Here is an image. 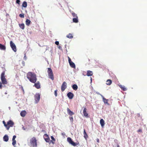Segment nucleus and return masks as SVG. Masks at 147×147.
<instances>
[{
	"label": "nucleus",
	"mask_w": 147,
	"mask_h": 147,
	"mask_svg": "<svg viewBox=\"0 0 147 147\" xmlns=\"http://www.w3.org/2000/svg\"><path fill=\"white\" fill-rule=\"evenodd\" d=\"M21 88L22 90H23L24 88L22 86H21Z\"/></svg>",
	"instance_id": "c03bdc74"
},
{
	"label": "nucleus",
	"mask_w": 147,
	"mask_h": 147,
	"mask_svg": "<svg viewBox=\"0 0 147 147\" xmlns=\"http://www.w3.org/2000/svg\"><path fill=\"white\" fill-rule=\"evenodd\" d=\"M47 73L49 78L52 80H54V77L52 69L50 68H47Z\"/></svg>",
	"instance_id": "20e7f679"
},
{
	"label": "nucleus",
	"mask_w": 147,
	"mask_h": 147,
	"mask_svg": "<svg viewBox=\"0 0 147 147\" xmlns=\"http://www.w3.org/2000/svg\"><path fill=\"white\" fill-rule=\"evenodd\" d=\"M68 61L70 66L72 68H75L76 66L75 64L71 61V59L69 57H68Z\"/></svg>",
	"instance_id": "9d476101"
},
{
	"label": "nucleus",
	"mask_w": 147,
	"mask_h": 147,
	"mask_svg": "<svg viewBox=\"0 0 147 147\" xmlns=\"http://www.w3.org/2000/svg\"><path fill=\"white\" fill-rule=\"evenodd\" d=\"M103 99L104 102L107 103V100L104 97H103Z\"/></svg>",
	"instance_id": "7c9ffc66"
},
{
	"label": "nucleus",
	"mask_w": 147,
	"mask_h": 147,
	"mask_svg": "<svg viewBox=\"0 0 147 147\" xmlns=\"http://www.w3.org/2000/svg\"><path fill=\"white\" fill-rule=\"evenodd\" d=\"M67 87V84L65 82H64L61 86V90L62 92H63Z\"/></svg>",
	"instance_id": "6e6552de"
},
{
	"label": "nucleus",
	"mask_w": 147,
	"mask_h": 147,
	"mask_svg": "<svg viewBox=\"0 0 147 147\" xmlns=\"http://www.w3.org/2000/svg\"><path fill=\"white\" fill-rule=\"evenodd\" d=\"M66 36L67 38H72L73 37V36L72 35V34L70 33L67 35Z\"/></svg>",
	"instance_id": "cd10ccee"
},
{
	"label": "nucleus",
	"mask_w": 147,
	"mask_h": 147,
	"mask_svg": "<svg viewBox=\"0 0 147 147\" xmlns=\"http://www.w3.org/2000/svg\"><path fill=\"white\" fill-rule=\"evenodd\" d=\"M111 84L112 83V81H111Z\"/></svg>",
	"instance_id": "09e8293b"
},
{
	"label": "nucleus",
	"mask_w": 147,
	"mask_h": 147,
	"mask_svg": "<svg viewBox=\"0 0 147 147\" xmlns=\"http://www.w3.org/2000/svg\"><path fill=\"white\" fill-rule=\"evenodd\" d=\"M24 13L20 14L19 15V16L21 18H24Z\"/></svg>",
	"instance_id": "2f4dec72"
},
{
	"label": "nucleus",
	"mask_w": 147,
	"mask_h": 147,
	"mask_svg": "<svg viewBox=\"0 0 147 147\" xmlns=\"http://www.w3.org/2000/svg\"><path fill=\"white\" fill-rule=\"evenodd\" d=\"M26 114V112L25 111H23L20 113V115L22 117H24Z\"/></svg>",
	"instance_id": "6ab92c4d"
},
{
	"label": "nucleus",
	"mask_w": 147,
	"mask_h": 147,
	"mask_svg": "<svg viewBox=\"0 0 147 147\" xmlns=\"http://www.w3.org/2000/svg\"><path fill=\"white\" fill-rule=\"evenodd\" d=\"M93 73L92 71L90 70H88L87 71L86 75L88 76H92L93 75Z\"/></svg>",
	"instance_id": "dca6fc26"
},
{
	"label": "nucleus",
	"mask_w": 147,
	"mask_h": 147,
	"mask_svg": "<svg viewBox=\"0 0 147 147\" xmlns=\"http://www.w3.org/2000/svg\"><path fill=\"white\" fill-rule=\"evenodd\" d=\"M44 138L45 141L47 142H49L50 141V139L48 135L47 134H45L44 135Z\"/></svg>",
	"instance_id": "9b49d317"
},
{
	"label": "nucleus",
	"mask_w": 147,
	"mask_h": 147,
	"mask_svg": "<svg viewBox=\"0 0 147 147\" xmlns=\"http://www.w3.org/2000/svg\"><path fill=\"white\" fill-rule=\"evenodd\" d=\"M5 71H3L1 75V82H0V89H1L2 87V84H7V80L5 78Z\"/></svg>",
	"instance_id": "f03ea898"
},
{
	"label": "nucleus",
	"mask_w": 147,
	"mask_h": 147,
	"mask_svg": "<svg viewBox=\"0 0 147 147\" xmlns=\"http://www.w3.org/2000/svg\"><path fill=\"white\" fill-rule=\"evenodd\" d=\"M27 6V3L26 1H24L22 4V6L24 7H26Z\"/></svg>",
	"instance_id": "bb28decb"
},
{
	"label": "nucleus",
	"mask_w": 147,
	"mask_h": 147,
	"mask_svg": "<svg viewBox=\"0 0 147 147\" xmlns=\"http://www.w3.org/2000/svg\"><path fill=\"white\" fill-rule=\"evenodd\" d=\"M14 125V123L11 120H10L7 122L6 128L8 130L10 127H12Z\"/></svg>",
	"instance_id": "39448f33"
},
{
	"label": "nucleus",
	"mask_w": 147,
	"mask_h": 147,
	"mask_svg": "<svg viewBox=\"0 0 147 147\" xmlns=\"http://www.w3.org/2000/svg\"><path fill=\"white\" fill-rule=\"evenodd\" d=\"M71 14L73 17H74V18L78 17L77 16V15L74 12H71Z\"/></svg>",
	"instance_id": "c85d7f7f"
},
{
	"label": "nucleus",
	"mask_w": 147,
	"mask_h": 147,
	"mask_svg": "<svg viewBox=\"0 0 147 147\" xmlns=\"http://www.w3.org/2000/svg\"><path fill=\"white\" fill-rule=\"evenodd\" d=\"M117 147H120L119 146V145H117Z\"/></svg>",
	"instance_id": "49530a36"
},
{
	"label": "nucleus",
	"mask_w": 147,
	"mask_h": 147,
	"mask_svg": "<svg viewBox=\"0 0 147 147\" xmlns=\"http://www.w3.org/2000/svg\"><path fill=\"white\" fill-rule=\"evenodd\" d=\"M138 132H142V129L141 128H140L138 130Z\"/></svg>",
	"instance_id": "79ce46f5"
},
{
	"label": "nucleus",
	"mask_w": 147,
	"mask_h": 147,
	"mask_svg": "<svg viewBox=\"0 0 147 147\" xmlns=\"http://www.w3.org/2000/svg\"><path fill=\"white\" fill-rule=\"evenodd\" d=\"M30 143L31 145V147H37V140L36 138L34 137H32L30 140Z\"/></svg>",
	"instance_id": "7ed1b4c3"
},
{
	"label": "nucleus",
	"mask_w": 147,
	"mask_h": 147,
	"mask_svg": "<svg viewBox=\"0 0 147 147\" xmlns=\"http://www.w3.org/2000/svg\"><path fill=\"white\" fill-rule=\"evenodd\" d=\"M55 44L57 45H59V42L58 41H55Z\"/></svg>",
	"instance_id": "a19ab883"
},
{
	"label": "nucleus",
	"mask_w": 147,
	"mask_h": 147,
	"mask_svg": "<svg viewBox=\"0 0 147 147\" xmlns=\"http://www.w3.org/2000/svg\"><path fill=\"white\" fill-rule=\"evenodd\" d=\"M40 94L39 93H36L34 95V99L36 103H37L40 100Z\"/></svg>",
	"instance_id": "423d86ee"
},
{
	"label": "nucleus",
	"mask_w": 147,
	"mask_h": 147,
	"mask_svg": "<svg viewBox=\"0 0 147 147\" xmlns=\"http://www.w3.org/2000/svg\"><path fill=\"white\" fill-rule=\"evenodd\" d=\"M51 139H52L51 140L53 141H54V142H55V140L54 138V137L53 136H51Z\"/></svg>",
	"instance_id": "473e14b6"
},
{
	"label": "nucleus",
	"mask_w": 147,
	"mask_h": 147,
	"mask_svg": "<svg viewBox=\"0 0 147 147\" xmlns=\"http://www.w3.org/2000/svg\"><path fill=\"white\" fill-rule=\"evenodd\" d=\"M112 78H113L115 80L116 79V77L115 76H114L113 77H112Z\"/></svg>",
	"instance_id": "37998d69"
},
{
	"label": "nucleus",
	"mask_w": 147,
	"mask_h": 147,
	"mask_svg": "<svg viewBox=\"0 0 147 147\" xmlns=\"http://www.w3.org/2000/svg\"><path fill=\"white\" fill-rule=\"evenodd\" d=\"M57 90H56L54 92V94L55 96H57Z\"/></svg>",
	"instance_id": "f704fd0d"
},
{
	"label": "nucleus",
	"mask_w": 147,
	"mask_h": 147,
	"mask_svg": "<svg viewBox=\"0 0 147 147\" xmlns=\"http://www.w3.org/2000/svg\"><path fill=\"white\" fill-rule=\"evenodd\" d=\"M49 142H50V144L51 143H52L53 144H55V142H54V141H53V140H50V141Z\"/></svg>",
	"instance_id": "58836bf2"
},
{
	"label": "nucleus",
	"mask_w": 147,
	"mask_h": 147,
	"mask_svg": "<svg viewBox=\"0 0 147 147\" xmlns=\"http://www.w3.org/2000/svg\"><path fill=\"white\" fill-rule=\"evenodd\" d=\"M67 113L70 116H72L74 114V113L71 111L70 109L68 108H67Z\"/></svg>",
	"instance_id": "2eb2a0df"
},
{
	"label": "nucleus",
	"mask_w": 147,
	"mask_h": 147,
	"mask_svg": "<svg viewBox=\"0 0 147 147\" xmlns=\"http://www.w3.org/2000/svg\"><path fill=\"white\" fill-rule=\"evenodd\" d=\"M5 142H7L9 140L8 137L7 135H5L3 138Z\"/></svg>",
	"instance_id": "412c9836"
},
{
	"label": "nucleus",
	"mask_w": 147,
	"mask_h": 147,
	"mask_svg": "<svg viewBox=\"0 0 147 147\" xmlns=\"http://www.w3.org/2000/svg\"><path fill=\"white\" fill-rule=\"evenodd\" d=\"M119 87L121 88V89L123 91H126L127 90V89L124 86L120 85L119 86Z\"/></svg>",
	"instance_id": "aec40b11"
},
{
	"label": "nucleus",
	"mask_w": 147,
	"mask_h": 147,
	"mask_svg": "<svg viewBox=\"0 0 147 147\" xmlns=\"http://www.w3.org/2000/svg\"><path fill=\"white\" fill-rule=\"evenodd\" d=\"M19 26L20 28L22 30H24L25 28V25L24 24H19Z\"/></svg>",
	"instance_id": "5701e85b"
},
{
	"label": "nucleus",
	"mask_w": 147,
	"mask_h": 147,
	"mask_svg": "<svg viewBox=\"0 0 147 147\" xmlns=\"http://www.w3.org/2000/svg\"><path fill=\"white\" fill-rule=\"evenodd\" d=\"M12 145H14L16 143V141L15 140H12Z\"/></svg>",
	"instance_id": "72a5a7b5"
},
{
	"label": "nucleus",
	"mask_w": 147,
	"mask_h": 147,
	"mask_svg": "<svg viewBox=\"0 0 147 147\" xmlns=\"http://www.w3.org/2000/svg\"><path fill=\"white\" fill-rule=\"evenodd\" d=\"M3 123L4 124V126L6 127L7 126V124H6L5 122V121H3Z\"/></svg>",
	"instance_id": "c9c22d12"
},
{
	"label": "nucleus",
	"mask_w": 147,
	"mask_h": 147,
	"mask_svg": "<svg viewBox=\"0 0 147 147\" xmlns=\"http://www.w3.org/2000/svg\"><path fill=\"white\" fill-rule=\"evenodd\" d=\"M27 77L29 81L33 83L36 82L37 78L36 74L30 72H28L27 75Z\"/></svg>",
	"instance_id": "f257e3e1"
},
{
	"label": "nucleus",
	"mask_w": 147,
	"mask_h": 147,
	"mask_svg": "<svg viewBox=\"0 0 147 147\" xmlns=\"http://www.w3.org/2000/svg\"><path fill=\"white\" fill-rule=\"evenodd\" d=\"M16 138V136L15 135H14L13 136V138H12V140H15V139Z\"/></svg>",
	"instance_id": "ea45409f"
},
{
	"label": "nucleus",
	"mask_w": 147,
	"mask_h": 147,
	"mask_svg": "<svg viewBox=\"0 0 147 147\" xmlns=\"http://www.w3.org/2000/svg\"><path fill=\"white\" fill-rule=\"evenodd\" d=\"M31 23V21L28 19H27L26 21V24L28 26H29L30 25Z\"/></svg>",
	"instance_id": "4be33fe9"
},
{
	"label": "nucleus",
	"mask_w": 147,
	"mask_h": 147,
	"mask_svg": "<svg viewBox=\"0 0 147 147\" xmlns=\"http://www.w3.org/2000/svg\"><path fill=\"white\" fill-rule=\"evenodd\" d=\"M6 49L5 46L0 43V49L2 50H5Z\"/></svg>",
	"instance_id": "b1692460"
},
{
	"label": "nucleus",
	"mask_w": 147,
	"mask_h": 147,
	"mask_svg": "<svg viewBox=\"0 0 147 147\" xmlns=\"http://www.w3.org/2000/svg\"><path fill=\"white\" fill-rule=\"evenodd\" d=\"M100 123L102 127H103L105 125V121L103 119H101L100 120Z\"/></svg>",
	"instance_id": "a211bd4d"
},
{
	"label": "nucleus",
	"mask_w": 147,
	"mask_h": 147,
	"mask_svg": "<svg viewBox=\"0 0 147 147\" xmlns=\"http://www.w3.org/2000/svg\"><path fill=\"white\" fill-rule=\"evenodd\" d=\"M22 90L23 92V94H24V89H23V90Z\"/></svg>",
	"instance_id": "a18cd8bd"
},
{
	"label": "nucleus",
	"mask_w": 147,
	"mask_h": 147,
	"mask_svg": "<svg viewBox=\"0 0 147 147\" xmlns=\"http://www.w3.org/2000/svg\"><path fill=\"white\" fill-rule=\"evenodd\" d=\"M34 83L35 84L34 86L36 88L39 89L40 88V86L39 82L38 81L36 83Z\"/></svg>",
	"instance_id": "ddd939ff"
},
{
	"label": "nucleus",
	"mask_w": 147,
	"mask_h": 147,
	"mask_svg": "<svg viewBox=\"0 0 147 147\" xmlns=\"http://www.w3.org/2000/svg\"><path fill=\"white\" fill-rule=\"evenodd\" d=\"M106 84L108 85H110V80L108 79V80L106 82Z\"/></svg>",
	"instance_id": "c756f323"
},
{
	"label": "nucleus",
	"mask_w": 147,
	"mask_h": 147,
	"mask_svg": "<svg viewBox=\"0 0 147 147\" xmlns=\"http://www.w3.org/2000/svg\"><path fill=\"white\" fill-rule=\"evenodd\" d=\"M87 109L86 108H84L83 111V113L84 116L86 117H88V114L87 113Z\"/></svg>",
	"instance_id": "f8f14e48"
},
{
	"label": "nucleus",
	"mask_w": 147,
	"mask_h": 147,
	"mask_svg": "<svg viewBox=\"0 0 147 147\" xmlns=\"http://www.w3.org/2000/svg\"><path fill=\"white\" fill-rule=\"evenodd\" d=\"M69 119H70V120L71 121V122H72L73 120V117H69Z\"/></svg>",
	"instance_id": "4c0bfd02"
},
{
	"label": "nucleus",
	"mask_w": 147,
	"mask_h": 147,
	"mask_svg": "<svg viewBox=\"0 0 147 147\" xmlns=\"http://www.w3.org/2000/svg\"><path fill=\"white\" fill-rule=\"evenodd\" d=\"M78 17L74 18L73 19V21L75 23H77L78 22Z\"/></svg>",
	"instance_id": "393cba45"
},
{
	"label": "nucleus",
	"mask_w": 147,
	"mask_h": 147,
	"mask_svg": "<svg viewBox=\"0 0 147 147\" xmlns=\"http://www.w3.org/2000/svg\"><path fill=\"white\" fill-rule=\"evenodd\" d=\"M67 142L72 146H75L77 145V144L74 142L70 138L68 137L67 138Z\"/></svg>",
	"instance_id": "0eeeda50"
},
{
	"label": "nucleus",
	"mask_w": 147,
	"mask_h": 147,
	"mask_svg": "<svg viewBox=\"0 0 147 147\" xmlns=\"http://www.w3.org/2000/svg\"><path fill=\"white\" fill-rule=\"evenodd\" d=\"M97 141L98 142H99V140L98 139L97 140Z\"/></svg>",
	"instance_id": "de8ad7c7"
},
{
	"label": "nucleus",
	"mask_w": 147,
	"mask_h": 147,
	"mask_svg": "<svg viewBox=\"0 0 147 147\" xmlns=\"http://www.w3.org/2000/svg\"><path fill=\"white\" fill-rule=\"evenodd\" d=\"M84 138L86 139V140L87 139L88 137V136L87 134L86 133L85 129H84Z\"/></svg>",
	"instance_id": "f3484780"
},
{
	"label": "nucleus",
	"mask_w": 147,
	"mask_h": 147,
	"mask_svg": "<svg viewBox=\"0 0 147 147\" xmlns=\"http://www.w3.org/2000/svg\"><path fill=\"white\" fill-rule=\"evenodd\" d=\"M67 96L70 99H72L74 96V95L73 93L69 92L67 94Z\"/></svg>",
	"instance_id": "4468645a"
},
{
	"label": "nucleus",
	"mask_w": 147,
	"mask_h": 147,
	"mask_svg": "<svg viewBox=\"0 0 147 147\" xmlns=\"http://www.w3.org/2000/svg\"><path fill=\"white\" fill-rule=\"evenodd\" d=\"M20 0H16V3L18 4H20Z\"/></svg>",
	"instance_id": "e433bc0d"
},
{
	"label": "nucleus",
	"mask_w": 147,
	"mask_h": 147,
	"mask_svg": "<svg viewBox=\"0 0 147 147\" xmlns=\"http://www.w3.org/2000/svg\"><path fill=\"white\" fill-rule=\"evenodd\" d=\"M97 94H99V93H97Z\"/></svg>",
	"instance_id": "8fccbe9b"
},
{
	"label": "nucleus",
	"mask_w": 147,
	"mask_h": 147,
	"mask_svg": "<svg viewBox=\"0 0 147 147\" xmlns=\"http://www.w3.org/2000/svg\"><path fill=\"white\" fill-rule=\"evenodd\" d=\"M10 45L12 49L14 51H16V47L15 44L12 42V41H10Z\"/></svg>",
	"instance_id": "1a4fd4ad"
},
{
	"label": "nucleus",
	"mask_w": 147,
	"mask_h": 147,
	"mask_svg": "<svg viewBox=\"0 0 147 147\" xmlns=\"http://www.w3.org/2000/svg\"><path fill=\"white\" fill-rule=\"evenodd\" d=\"M73 89L75 90H76L78 88V86L77 85L74 84L72 86Z\"/></svg>",
	"instance_id": "a878e982"
}]
</instances>
